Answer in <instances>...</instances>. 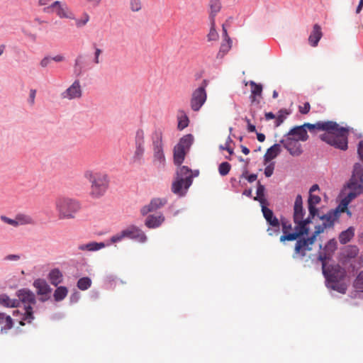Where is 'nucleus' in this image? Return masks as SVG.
<instances>
[{"instance_id": "f257e3e1", "label": "nucleus", "mask_w": 363, "mask_h": 363, "mask_svg": "<svg viewBox=\"0 0 363 363\" xmlns=\"http://www.w3.org/2000/svg\"><path fill=\"white\" fill-rule=\"evenodd\" d=\"M303 125L305 128H307L311 132L315 130L325 131V133L320 135V139L323 141L341 150L347 149L349 131L347 128L340 127L336 122L330 121H318L314 124L306 123Z\"/></svg>"}, {"instance_id": "f03ea898", "label": "nucleus", "mask_w": 363, "mask_h": 363, "mask_svg": "<svg viewBox=\"0 0 363 363\" xmlns=\"http://www.w3.org/2000/svg\"><path fill=\"white\" fill-rule=\"evenodd\" d=\"M347 187L350 192L337 206L342 213L347 210V206L354 198L363 193V164L359 163L354 164Z\"/></svg>"}, {"instance_id": "7ed1b4c3", "label": "nucleus", "mask_w": 363, "mask_h": 363, "mask_svg": "<svg viewBox=\"0 0 363 363\" xmlns=\"http://www.w3.org/2000/svg\"><path fill=\"white\" fill-rule=\"evenodd\" d=\"M322 269L328 287L340 293L345 294L347 290V285L342 282L346 276L345 269L338 264L327 267L326 263H323Z\"/></svg>"}, {"instance_id": "20e7f679", "label": "nucleus", "mask_w": 363, "mask_h": 363, "mask_svg": "<svg viewBox=\"0 0 363 363\" xmlns=\"http://www.w3.org/2000/svg\"><path fill=\"white\" fill-rule=\"evenodd\" d=\"M55 208L59 220H72L76 218L82 206L75 199L59 196L55 199Z\"/></svg>"}, {"instance_id": "39448f33", "label": "nucleus", "mask_w": 363, "mask_h": 363, "mask_svg": "<svg viewBox=\"0 0 363 363\" xmlns=\"http://www.w3.org/2000/svg\"><path fill=\"white\" fill-rule=\"evenodd\" d=\"M150 150L152 152V164L156 168L164 169L166 157L164 152L163 133L160 129H156L150 136Z\"/></svg>"}, {"instance_id": "423d86ee", "label": "nucleus", "mask_w": 363, "mask_h": 363, "mask_svg": "<svg viewBox=\"0 0 363 363\" xmlns=\"http://www.w3.org/2000/svg\"><path fill=\"white\" fill-rule=\"evenodd\" d=\"M84 177L91 184L90 194L93 198L98 199L104 195L109 185V179L106 174L86 170L84 172Z\"/></svg>"}, {"instance_id": "0eeeda50", "label": "nucleus", "mask_w": 363, "mask_h": 363, "mask_svg": "<svg viewBox=\"0 0 363 363\" xmlns=\"http://www.w3.org/2000/svg\"><path fill=\"white\" fill-rule=\"evenodd\" d=\"M192 182L191 170L186 166H181L177 170L175 179L172 184V191L179 196H184Z\"/></svg>"}, {"instance_id": "6e6552de", "label": "nucleus", "mask_w": 363, "mask_h": 363, "mask_svg": "<svg viewBox=\"0 0 363 363\" xmlns=\"http://www.w3.org/2000/svg\"><path fill=\"white\" fill-rule=\"evenodd\" d=\"M18 302L24 305V313L22 319L19 321L20 325H24L26 323H30L34 320L33 305L36 303L35 294L28 289H23L17 291Z\"/></svg>"}, {"instance_id": "1a4fd4ad", "label": "nucleus", "mask_w": 363, "mask_h": 363, "mask_svg": "<svg viewBox=\"0 0 363 363\" xmlns=\"http://www.w3.org/2000/svg\"><path fill=\"white\" fill-rule=\"evenodd\" d=\"M208 85V81L203 79L200 86L192 91L190 99V106L194 111L197 112L200 111L206 103L207 100L206 88Z\"/></svg>"}, {"instance_id": "9d476101", "label": "nucleus", "mask_w": 363, "mask_h": 363, "mask_svg": "<svg viewBox=\"0 0 363 363\" xmlns=\"http://www.w3.org/2000/svg\"><path fill=\"white\" fill-rule=\"evenodd\" d=\"M305 211L303 207V199L301 195H297L294 202V220L297 224V228L303 230V232L308 233L307 225L311 222V216L308 218H303Z\"/></svg>"}, {"instance_id": "9b49d317", "label": "nucleus", "mask_w": 363, "mask_h": 363, "mask_svg": "<svg viewBox=\"0 0 363 363\" xmlns=\"http://www.w3.org/2000/svg\"><path fill=\"white\" fill-rule=\"evenodd\" d=\"M43 12L49 14L55 13L60 18L74 19V15L66 3L55 1L43 9Z\"/></svg>"}, {"instance_id": "f8f14e48", "label": "nucleus", "mask_w": 363, "mask_h": 363, "mask_svg": "<svg viewBox=\"0 0 363 363\" xmlns=\"http://www.w3.org/2000/svg\"><path fill=\"white\" fill-rule=\"evenodd\" d=\"M341 213L342 212L337 207L335 209L331 210L326 214L320 216L319 218L323 221V223L315 227L314 233L315 235H320L323 233L326 228H333L335 221L340 218Z\"/></svg>"}, {"instance_id": "ddd939ff", "label": "nucleus", "mask_w": 363, "mask_h": 363, "mask_svg": "<svg viewBox=\"0 0 363 363\" xmlns=\"http://www.w3.org/2000/svg\"><path fill=\"white\" fill-rule=\"evenodd\" d=\"M318 235L313 232V235L308 238H300L296 241L294 247V253L293 257L297 258L298 257H303L306 256L308 251L312 250V245L314 244L316 237Z\"/></svg>"}, {"instance_id": "4468645a", "label": "nucleus", "mask_w": 363, "mask_h": 363, "mask_svg": "<svg viewBox=\"0 0 363 363\" xmlns=\"http://www.w3.org/2000/svg\"><path fill=\"white\" fill-rule=\"evenodd\" d=\"M280 225L282 226L283 235L280 237V242H284L285 241H294L303 234H308L306 232H303V229L298 228V231L291 232L292 230V225L289 220L286 218H281Z\"/></svg>"}, {"instance_id": "2eb2a0df", "label": "nucleus", "mask_w": 363, "mask_h": 363, "mask_svg": "<svg viewBox=\"0 0 363 363\" xmlns=\"http://www.w3.org/2000/svg\"><path fill=\"white\" fill-rule=\"evenodd\" d=\"M262 211L267 223L271 226L267 230L268 234L271 236L278 235L280 229V222L279 219L274 216L273 211L267 208V206L262 207Z\"/></svg>"}, {"instance_id": "dca6fc26", "label": "nucleus", "mask_w": 363, "mask_h": 363, "mask_svg": "<svg viewBox=\"0 0 363 363\" xmlns=\"http://www.w3.org/2000/svg\"><path fill=\"white\" fill-rule=\"evenodd\" d=\"M280 143L293 156H298L303 152L301 145L299 141L288 134L280 141Z\"/></svg>"}, {"instance_id": "f3484780", "label": "nucleus", "mask_w": 363, "mask_h": 363, "mask_svg": "<svg viewBox=\"0 0 363 363\" xmlns=\"http://www.w3.org/2000/svg\"><path fill=\"white\" fill-rule=\"evenodd\" d=\"M316 191H319L318 184H313L309 191L308 208L310 216H311L312 218H314V216L317 215L318 210L316 208L315 205L318 204L321 201L320 197L314 194Z\"/></svg>"}, {"instance_id": "a211bd4d", "label": "nucleus", "mask_w": 363, "mask_h": 363, "mask_svg": "<svg viewBox=\"0 0 363 363\" xmlns=\"http://www.w3.org/2000/svg\"><path fill=\"white\" fill-rule=\"evenodd\" d=\"M82 96V89L79 80H75L65 91L61 94L62 99L72 100Z\"/></svg>"}, {"instance_id": "6ab92c4d", "label": "nucleus", "mask_w": 363, "mask_h": 363, "mask_svg": "<svg viewBox=\"0 0 363 363\" xmlns=\"http://www.w3.org/2000/svg\"><path fill=\"white\" fill-rule=\"evenodd\" d=\"M123 234L125 238L135 240L139 242H145L147 240L145 233L135 225H130L123 230Z\"/></svg>"}, {"instance_id": "aec40b11", "label": "nucleus", "mask_w": 363, "mask_h": 363, "mask_svg": "<svg viewBox=\"0 0 363 363\" xmlns=\"http://www.w3.org/2000/svg\"><path fill=\"white\" fill-rule=\"evenodd\" d=\"M167 203V200L165 198H154L150 202L144 206L140 209V213L143 216H146L147 213L155 211L157 209L161 208Z\"/></svg>"}, {"instance_id": "412c9836", "label": "nucleus", "mask_w": 363, "mask_h": 363, "mask_svg": "<svg viewBox=\"0 0 363 363\" xmlns=\"http://www.w3.org/2000/svg\"><path fill=\"white\" fill-rule=\"evenodd\" d=\"M337 249V241L335 239L330 240L325 245L322 252L318 256V259L323 263L330 259Z\"/></svg>"}, {"instance_id": "4be33fe9", "label": "nucleus", "mask_w": 363, "mask_h": 363, "mask_svg": "<svg viewBox=\"0 0 363 363\" xmlns=\"http://www.w3.org/2000/svg\"><path fill=\"white\" fill-rule=\"evenodd\" d=\"M164 220L165 218L163 214H152L146 218L145 225L148 228H159Z\"/></svg>"}, {"instance_id": "5701e85b", "label": "nucleus", "mask_w": 363, "mask_h": 363, "mask_svg": "<svg viewBox=\"0 0 363 363\" xmlns=\"http://www.w3.org/2000/svg\"><path fill=\"white\" fill-rule=\"evenodd\" d=\"M288 135L295 138L298 141H306L308 138V135L304 125L296 126L288 133Z\"/></svg>"}, {"instance_id": "b1692460", "label": "nucleus", "mask_w": 363, "mask_h": 363, "mask_svg": "<svg viewBox=\"0 0 363 363\" xmlns=\"http://www.w3.org/2000/svg\"><path fill=\"white\" fill-rule=\"evenodd\" d=\"M209 20L210 22L216 21V15L222 9V4L220 0H209Z\"/></svg>"}, {"instance_id": "393cba45", "label": "nucleus", "mask_w": 363, "mask_h": 363, "mask_svg": "<svg viewBox=\"0 0 363 363\" xmlns=\"http://www.w3.org/2000/svg\"><path fill=\"white\" fill-rule=\"evenodd\" d=\"M322 36L323 33L320 26L318 24H315L313 27V30L308 37L309 44L313 47L317 46Z\"/></svg>"}, {"instance_id": "a878e982", "label": "nucleus", "mask_w": 363, "mask_h": 363, "mask_svg": "<svg viewBox=\"0 0 363 363\" xmlns=\"http://www.w3.org/2000/svg\"><path fill=\"white\" fill-rule=\"evenodd\" d=\"M48 278L51 284H52L55 286H57L63 281V274L62 272L58 268H55L50 270V272L48 274Z\"/></svg>"}, {"instance_id": "bb28decb", "label": "nucleus", "mask_w": 363, "mask_h": 363, "mask_svg": "<svg viewBox=\"0 0 363 363\" xmlns=\"http://www.w3.org/2000/svg\"><path fill=\"white\" fill-rule=\"evenodd\" d=\"M34 287L37 290V293L40 295H47L51 291V289L48 283L41 279H38L34 281Z\"/></svg>"}, {"instance_id": "cd10ccee", "label": "nucleus", "mask_w": 363, "mask_h": 363, "mask_svg": "<svg viewBox=\"0 0 363 363\" xmlns=\"http://www.w3.org/2000/svg\"><path fill=\"white\" fill-rule=\"evenodd\" d=\"M359 249L355 245H347L342 249L340 253L341 259H352L357 257Z\"/></svg>"}, {"instance_id": "c85d7f7f", "label": "nucleus", "mask_w": 363, "mask_h": 363, "mask_svg": "<svg viewBox=\"0 0 363 363\" xmlns=\"http://www.w3.org/2000/svg\"><path fill=\"white\" fill-rule=\"evenodd\" d=\"M281 152V146L279 144H274L269 149H267L264 156V163L269 162L274 159Z\"/></svg>"}, {"instance_id": "c756f323", "label": "nucleus", "mask_w": 363, "mask_h": 363, "mask_svg": "<svg viewBox=\"0 0 363 363\" xmlns=\"http://www.w3.org/2000/svg\"><path fill=\"white\" fill-rule=\"evenodd\" d=\"M106 247L104 242H90L86 244H82L78 246L81 251H97Z\"/></svg>"}, {"instance_id": "7c9ffc66", "label": "nucleus", "mask_w": 363, "mask_h": 363, "mask_svg": "<svg viewBox=\"0 0 363 363\" xmlns=\"http://www.w3.org/2000/svg\"><path fill=\"white\" fill-rule=\"evenodd\" d=\"M264 191V186L258 182L257 187V196L254 197V200L259 201L261 207L263 206H267L269 204L267 200L265 198Z\"/></svg>"}, {"instance_id": "2f4dec72", "label": "nucleus", "mask_w": 363, "mask_h": 363, "mask_svg": "<svg viewBox=\"0 0 363 363\" xmlns=\"http://www.w3.org/2000/svg\"><path fill=\"white\" fill-rule=\"evenodd\" d=\"M354 236V228L351 226L347 230L342 231L339 235V241L341 244L345 245L349 242Z\"/></svg>"}, {"instance_id": "473e14b6", "label": "nucleus", "mask_w": 363, "mask_h": 363, "mask_svg": "<svg viewBox=\"0 0 363 363\" xmlns=\"http://www.w3.org/2000/svg\"><path fill=\"white\" fill-rule=\"evenodd\" d=\"M187 151L176 145L174 148V162L180 166L184 162Z\"/></svg>"}, {"instance_id": "72a5a7b5", "label": "nucleus", "mask_w": 363, "mask_h": 363, "mask_svg": "<svg viewBox=\"0 0 363 363\" xmlns=\"http://www.w3.org/2000/svg\"><path fill=\"white\" fill-rule=\"evenodd\" d=\"M16 216L18 222V227L20 225L35 224V221L33 218L28 214L18 213Z\"/></svg>"}, {"instance_id": "f704fd0d", "label": "nucleus", "mask_w": 363, "mask_h": 363, "mask_svg": "<svg viewBox=\"0 0 363 363\" xmlns=\"http://www.w3.org/2000/svg\"><path fill=\"white\" fill-rule=\"evenodd\" d=\"M0 325L1 328V330H9L13 327V320L10 315L1 313H0Z\"/></svg>"}, {"instance_id": "c9c22d12", "label": "nucleus", "mask_w": 363, "mask_h": 363, "mask_svg": "<svg viewBox=\"0 0 363 363\" xmlns=\"http://www.w3.org/2000/svg\"><path fill=\"white\" fill-rule=\"evenodd\" d=\"M231 40L230 38L227 40H224V41L221 43L220 50L216 55L218 59H223L224 56L228 52V51L231 48Z\"/></svg>"}, {"instance_id": "e433bc0d", "label": "nucleus", "mask_w": 363, "mask_h": 363, "mask_svg": "<svg viewBox=\"0 0 363 363\" xmlns=\"http://www.w3.org/2000/svg\"><path fill=\"white\" fill-rule=\"evenodd\" d=\"M145 147L135 146V151L133 155V162L134 163H141L144 160Z\"/></svg>"}, {"instance_id": "4c0bfd02", "label": "nucleus", "mask_w": 363, "mask_h": 363, "mask_svg": "<svg viewBox=\"0 0 363 363\" xmlns=\"http://www.w3.org/2000/svg\"><path fill=\"white\" fill-rule=\"evenodd\" d=\"M194 140V138L191 134H188L182 137L179 143L177 145L179 147L188 151Z\"/></svg>"}, {"instance_id": "58836bf2", "label": "nucleus", "mask_w": 363, "mask_h": 363, "mask_svg": "<svg viewBox=\"0 0 363 363\" xmlns=\"http://www.w3.org/2000/svg\"><path fill=\"white\" fill-rule=\"evenodd\" d=\"M68 290L65 286H58L55 289L53 297L55 301H60L63 300L67 295Z\"/></svg>"}, {"instance_id": "ea45409f", "label": "nucleus", "mask_w": 363, "mask_h": 363, "mask_svg": "<svg viewBox=\"0 0 363 363\" xmlns=\"http://www.w3.org/2000/svg\"><path fill=\"white\" fill-rule=\"evenodd\" d=\"M0 303L7 307H17L18 306V301L16 299H11L5 294L0 295Z\"/></svg>"}, {"instance_id": "a19ab883", "label": "nucleus", "mask_w": 363, "mask_h": 363, "mask_svg": "<svg viewBox=\"0 0 363 363\" xmlns=\"http://www.w3.org/2000/svg\"><path fill=\"white\" fill-rule=\"evenodd\" d=\"M145 132L142 129L137 130L135 136V146L145 147Z\"/></svg>"}, {"instance_id": "79ce46f5", "label": "nucleus", "mask_w": 363, "mask_h": 363, "mask_svg": "<svg viewBox=\"0 0 363 363\" xmlns=\"http://www.w3.org/2000/svg\"><path fill=\"white\" fill-rule=\"evenodd\" d=\"M91 284V280L89 277H82L77 281V287L82 291L88 289Z\"/></svg>"}, {"instance_id": "37998d69", "label": "nucleus", "mask_w": 363, "mask_h": 363, "mask_svg": "<svg viewBox=\"0 0 363 363\" xmlns=\"http://www.w3.org/2000/svg\"><path fill=\"white\" fill-rule=\"evenodd\" d=\"M249 84L251 86V94L253 98L261 95L262 91V86L261 84H257L253 81H250Z\"/></svg>"}, {"instance_id": "c03bdc74", "label": "nucleus", "mask_w": 363, "mask_h": 363, "mask_svg": "<svg viewBox=\"0 0 363 363\" xmlns=\"http://www.w3.org/2000/svg\"><path fill=\"white\" fill-rule=\"evenodd\" d=\"M211 23V28L208 34L207 35V38L208 41H214L217 40L218 38V34L216 30V21H213Z\"/></svg>"}, {"instance_id": "a18cd8bd", "label": "nucleus", "mask_w": 363, "mask_h": 363, "mask_svg": "<svg viewBox=\"0 0 363 363\" xmlns=\"http://www.w3.org/2000/svg\"><path fill=\"white\" fill-rule=\"evenodd\" d=\"M289 114V113L287 111L286 109H281L279 111V115L277 117H275V126H279L285 120L286 116Z\"/></svg>"}, {"instance_id": "49530a36", "label": "nucleus", "mask_w": 363, "mask_h": 363, "mask_svg": "<svg viewBox=\"0 0 363 363\" xmlns=\"http://www.w3.org/2000/svg\"><path fill=\"white\" fill-rule=\"evenodd\" d=\"M83 62H84L83 56L78 55L74 61V70L77 75H79L82 74Z\"/></svg>"}, {"instance_id": "de8ad7c7", "label": "nucleus", "mask_w": 363, "mask_h": 363, "mask_svg": "<svg viewBox=\"0 0 363 363\" xmlns=\"http://www.w3.org/2000/svg\"><path fill=\"white\" fill-rule=\"evenodd\" d=\"M230 168H231V166L228 162H223L219 165V167H218L219 174L221 176H225L229 173Z\"/></svg>"}, {"instance_id": "09e8293b", "label": "nucleus", "mask_w": 363, "mask_h": 363, "mask_svg": "<svg viewBox=\"0 0 363 363\" xmlns=\"http://www.w3.org/2000/svg\"><path fill=\"white\" fill-rule=\"evenodd\" d=\"M189 118L186 114H184L179 117V121H178V129L183 130L185 128H186L189 125Z\"/></svg>"}, {"instance_id": "8fccbe9b", "label": "nucleus", "mask_w": 363, "mask_h": 363, "mask_svg": "<svg viewBox=\"0 0 363 363\" xmlns=\"http://www.w3.org/2000/svg\"><path fill=\"white\" fill-rule=\"evenodd\" d=\"M89 21V16L87 13H84L83 16L78 19H76L75 24L77 28L84 26Z\"/></svg>"}, {"instance_id": "3c124183", "label": "nucleus", "mask_w": 363, "mask_h": 363, "mask_svg": "<svg viewBox=\"0 0 363 363\" xmlns=\"http://www.w3.org/2000/svg\"><path fill=\"white\" fill-rule=\"evenodd\" d=\"M130 9L133 12H138L142 9V3L140 0H130Z\"/></svg>"}, {"instance_id": "603ef678", "label": "nucleus", "mask_w": 363, "mask_h": 363, "mask_svg": "<svg viewBox=\"0 0 363 363\" xmlns=\"http://www.w3.org/2000/svg\"><path fill=\"white\" fill-rule=\"evenodd\" d=\"M354 285L357 289H363V270L357 277Z\"/></svg>"}, {"instance_id": "864d4df0", "label": "nucleus", "mask_w": 363, "mask_h": 363, "mask_svg": "<svg viewBox=\"0 0 363 363\" xmlns=\"http://www.w3.org/2000/svg\"><path fill=\"white\" fill-rule=\"evenodd\" d=\"M1 220L5 223H7L9 225H11L13 227H18V222H17V219H16V216L15 217L14 219H11L10 218H8L5 216H1Z\"/></svg>"}, {"instance_id": "5fc2aeb1", "label": "nucleus", "mask_w": 363, "mask_h": 363, "mask_svg": "<svg viewBox=\"0 0 363 363\" xmlns=\"http://www.w3.org/2000/svg\"><path fill=\"white\" fill-rule=\"evenodd\" d=\"M123 238H125V236L123 234V230L120 233L113 235L110 238V241H111V243H116V242L121 241Z\"/></svg>"}, {"instance_id": "6e6d98bb", "label": "nucleus", "mask_w": 363, "mask_h": 363, "mask_svg": "<svg viewBox=\"0 0 363 363\" xmlns=\"http://www.w3.org/2000/svg\"><path fill=\"white\" fill-rule=\"evenodd\" d=\"M94 50H95L94 62L95 64H99L100 63L99 57L102 53V50L97 48L95 44L94 45Z\"/></svg>"}, {"instance_id": "4d7b16f0", "label": "nucleus", "mask_w": 363, "mask_h": 363, "mask_svg": "<svg viewBox=\"0 0 363 363\" xmlns=\"http://www.w3.org/2000/svg\"><path fill=\"white\" fill-rule=\"evenodd\" d=\"M274 169V164L271 163L269 165H267L264 169V175L267 177H269L273 174Z\"/></svg>"}, {"instance_id": "13d9d810", "label": "nucleus", "mask_w": 363, "mask_h": 363, "mask_svg": "<svg viewBox=\"0 0 363 363\" xmlns=\"http://www.w3.org/2000/svg\"><path fill=\"white\" fill-rule=\"evenodd\" d=\"M311 109V105L308 102L304 103L303 106H299V112L302 114H307Z\"/></svg>"}, {"instance_id": "bf43d9fd", "label": "nucleus", "mask_w": 363, "mask_h": 363, "mask_svg": "<svg viewBox=\"0 0 363 363\" xmlns=\"http://www.w3.org/2000/svg\"><path fill=\"white\" fill-rule=\"evenodd\" d=\"M52 62V59L50 57H45L40 62L42 67L45 68L50 65Z\"/></svg>"}, {"instance_id": "052dcab7", "label": "nucleus", "mask_w": 363, "mask_h": 363, "mask_svg": "<svg viewBox=\"0 0 363 363\" xmlns=\"http://www.w3.org/2000/svg\"><path fill=\"white\" fill-rule=\"evenodd\" d=\"M35 94H36V90L35 89H30V90L28 101L30 104V105H33L34 103H35Z\"/></svg>"}, {"instance_id": "680f3d73", "label": "nucleus", "mask_w": 363, "mask_h": 363, "mask_svg": "<svg viewBox=\"0 0 363 363\" xmlns=\"http://www.w3.org/2000/svg\"><path fill=\"white\" fill-rule=\"evenodd\" d=\"M245 121L247 122V130L249 132H252V133L255 132L256 131L255 125L250 123V119H248L247 118H245Z\"/></svg>"}, {"instance_id": "e2e57ef3", "label": "nucleus", "mask_w": 363, "mask_h": 363, "mask_svg": "<svg viewBox=\"0 0 363 363\" xmlns=\"http://www.w3.org/2000/svg\"><path fill=\"white\" fill-rule=\"evenodd\" d=\"M20 259V256L17 255H9L5 257L7 261H18Z\"/></svg>"}, {"instance_id": "0e129e2a", "label": "nucleus", "mask_w": 363, "mask_h": 363, "mask_svg": "<svg viewBox=\"0 0 363 363\" xmlns=\"http://www.w3.org/2000/svg\"><path fill=\"white\" fill-rule=\"evenodd\" d=\"M358 154L360 158L363 160V142H360L358 147Z\"/></svg>"}, {"instance_id": "69168bd1", "label": "nucleus", "mask_w": 363, "mask_h": 363, "mask_svg": "<svg viewBox=\"0 0 363 363\" xmlns=\"http://www.w3.org/2000/svg\"><path fill=\"white\" fill-rule=\"evenodd\" d=\"M52 59V61H55V62H62L65 60V57L63 55H57L53 57H51Z\"/></svg>"}, {"instance_id": "338daca9", "label": "nucleus", "mask_w": 363, "mask_h": 363, "mask_svg": "<svg viewBox=\"0 0 363 363\" xmlns=\"http://www.w3.org/2000/svg\"><path fill=\"white\" fill-rule=\"evenodd\" d=\"M245 178L247 179L249 182L252 183L257 179V175L255 174H252L249 176L245 177Z\"/></svg>"}, {"instance_id": "774afa93", "label": "nucleus", "mask_w": 363, "mask_h": 363, "mask_svg": "<svg viewBox=\"0 0 363 363\" xmlns=\"http://www.w3.org/2000/svg\"><path fill=\"white\" fill-rule=\"evenodd\" d=\"M223 150H226L230 154H233V150L229 147L228 141L226 142L225 146L220 145V147Z\"/></svg>"}]
</instances>
